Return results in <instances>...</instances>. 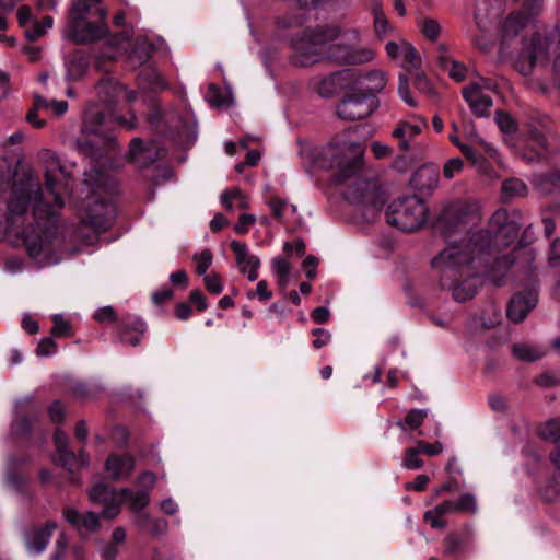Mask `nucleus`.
<instances>
[{"label":"nucleus","instance_id":"nucleus-1","mask_svg":"<svg viewBox=\"0 0 560 560\" xmlns=\"http://www.w3.org/2000/svg\"><path fill=\"white\" fill-rule=\"evenodd\" d=\"M39 158L45 165L47 194L44 195L38 179L27 173L13 182L7 203V220L11 228L23 223L32 207L34 221L42 232L39 234L32 231L24 234L27 254L33 258L42 254L56 234L59 210L65 207L57 185V173H63L59 158L48 149L42 150Z\"/></svg>","mask_w":560,"mask_h":560},{"label":"nucleus","instance_id":"nucleus-2","mask_svg":"<svg viewBox=\"0 0 560 560\" xmlns=\"http://www.w3.org/2000/svg\"><path fill=\"white\" fill-rule=\"evenodd\" d=\"M506 220L508 212L505 210H498L491 219V225L497 228L493 237L488 231H478L468 241L463 240L460 243H451L433 258L432 267L441 273V285L451 289L456 301L466 302L476 295V279L467 275L468 278L466 280L454 285L448 283L450 280L457 275H462L464 268L479 259L482 254L490 249L493 241L498 244L500 238H504L508 244L516 238L518 228L513 223H508Z\"/></svg>","mask_w":560,"mask_h":560},{"label":"nucleus","instance_id":"nucleus-3","mask_svg":"<svg viewBox=\"0 0 560 560\" xmlns=\"http://www.w3.org/2000/svg\"><path fill=\"white\" fill-rule=\"evenodd\" d=\"M341 34L337 26H319L299 33L291 40L293 54L292 63L300 67L312 66L325 58L341 63H363L375 56L373 49L368 47H353L346 44H331Z\"/></svg>","mask_w":560,"mask_h":560},{"label":"nucleus","instance_id":"nucleus-4","mask_svg":"<svg viewBox=\"0 0 560 560\" xmlns=\"http://www.w3.org/2000/svg\"><path fill=\"white\" fill-rule=\"evenodd\" d=\"M96 95L103 109L97 103H90L84 112V126L86 131L97 133L100 127L105 124L106 118L119 126H125L132 130L137 126V119L133 113L129 116L119 115L116 107L119 103L126 102L128 105L137 100V92L126 89L117 79L113 77L102 78L95 86Z\"/></svg>","mask_w":560,"mask_h":560},{"label":"nucleus","instance_id":"nucleus-5","mask_svg":"<svg viewBox=\"0 0 560 560\" xmlns=\"http://www.w3.org/2000/svg\"><path fill=\"white\" fill-rule=\"evenodd\" d=\"M107 11L101 0L73 2L65 28V35L77 44H89L106 36Z\"/></svg>","mask_w":560,"mask_h":560},{"label":"nucleus","instance_id":"nucleus-6","mask_svg":"<svg viewBox=\"0 0 560 560\" xmlns=\"http://www.w3.org/2000/svg\"><path fill=\"white\" fill-rule=\"evenodd\" d=\"M363 147L352 140L349 131L336 135L322 149L324 166L335 170L334 180L343 184L363 170Z\"/></svg>","mask_w":560,"mask_h":560},{"label":"nucleus","instance_id":"nucleus-7","mask_svg":"<svg viewBox=\"0 0 560 560\" xmlns=\"http://www.w3.org/2000/svg\"><path fill=\"white\" fill-rule=\"evenodd\" d=\"M343 189L345 199L357 207L366 220H374L382 211L386 199L375 180L365 177L362 171L347 180Z\"/></svg>","mask_w":560,"mask_h":560},{"label":"nucleus","instance_id":"nucleus-8","mask_svg":"<svg viewBox=\"0 0 560 560\" xmlns=\"http://www.w3.org/2000/svg\"><path fill=\"white\" fill-rule=\"evenodd\" d=\"M428 208L416 196L393 201L386 212L388 224L404 232H413L427 221Z\"/></svg>","mask_w":560,"mask_h":560},{"label":"nucleus","instance_id":"nucleus-9","mask_svg":"<svg viewBox=\"0 0 560 560\" xmlns=\"http://www.w3.org/2000/svg\"><path fill=\"white\" fill-rule=\"evenodd\" d=\"M441 220L450 233L466 232L480 221L479 207L477 203L457 201L443 210Z\"/></svg>","mask_w":560,"mask_h":560},{"label":"nucleus","instance_id":"nucleus-10","mask_svg":"<svg viewBox=\"0 0 560 560\" xmlns=\"http://www.w3.org/2000/svg\"><path fill=\"white\" fill-rule=\"evenodd\" d=\"M377 105L376 96L371 93H352L339 102L337 114L343 120H360L371 116Z\"/></svg>","mask_w":560,"mask_h":560},{"label":"nucleus","instance_id":"nucleus-11","mask_svg":"<svg viewBox=\"0 0 560 560\" xmlns=\"http://www.w3.org/2000/svg\"><path fill=\"white\" fill-rule=\"evenodd\" d=\"M114 217V206L93 196L86 209V217L82 219V224L91 226L96 232H105L109 229Z\"/></svg>","mask_w":560,"mask_h":560},{"label":"nucleus","instance_id":"nucleus-12","mask_svg":"<svg viewBox=\"0 0 560 560\" xmlns=\"http://www.w3.org/2000/svg\"><path fill=\"white\" fill-rule=\"evenodd\" d=\"M90 501L103 505L102 516L107 520L115 518L120 513L121 495L105 483L95 485L89 492Z\"/></svg>","mask_w":560,"mask_h":560},{"label":"nucleus","instance_id":"nucleus-13","mask_svg":"<svg viewBox=\"0 0 560 560\" xmlns=\"http://www.w3.org/2000/svg\"><path fill=\"white\" fill-rule=\"evenodd\" d=\"M428 127V121L423 117H413L411 121L400 120L394 128L392 136L398 141L401 150L407 151L410 149V141L422 132Z\"/></svg>","mask_w":560,"mask_h":560},{"label":"nucleus","instance_id":"nucleus-14","mask_svg":"<svg viewBox=\"0 0 560 560\" xmlns=\"http://www.w3.org/2000/svg\"><path fill=\"white\" fill-rule=\"evenodd\" d=\"M538 294L535 290L514 295L508 306V317L514 323H521L528 313L536 306Z\"/></svg>","mask_w":560,"mask_h":560},{"label":"nucleus","instance_id":"nucleus-15","mask_svg":"<svg viewBox=\"0 0 560 560\" xmlns=\"http://www.w3.org/2000/svg\"><path fill=\"white\" fill-rule=\"evenodd\" d=\"M463 97L468 103L471 112L478 117L489 114L492 98L483 92L480 83L471 82L463 90Z\"/></svg>","mask_w":560,"mask_h":560},{"label":"nucleus","instance_id":"nucleus-16","mask_svg":"<svg viewBox=\"0 0 560 560\" xmlns=\"http://www.w3.org/2000/svg\"><path fill=\"white\" fill-rule=\"evenodd\" d=\"M230 246L235 254L236 264L241 272L246 273L249 281L257 280L258 269L260 267L259 258L254 255H248V248L245 243L232 241Z\"/></svg>","mask_w":560,"mask_h":560},{"label":"nucleus","instance_id":"nucleus-17","mask_svg":"<svg viewBox=\"0 0 560 560\" xmlns=\"http://www.w3.org/2000/svg\"><path fill=\"white\" fill-rule=\"evenodd\" d=\"M56 528L57 524L54 522H47L43 527L28 528L24 535L27 550L36 555L43 552Z\"/></svg>","mask_w":560,"mask_h":560},{"label":"nucleus","instance_id":"nucleus-18","mask_svg":"<svg viewBox=\"0 0 560 560\" xmlns=\"http://www.w3.org/2000/svg\"><path fill=\"white\" fill-rule=\"evenodd\" d=\"M105 470L113 480L128 479L136 467V460L130 454H112L105 462Z\"/></svg>","mask_w":560,"mask_h":560},{"label":"nucleus","instance_id":"nucleus-19","mask_svg":"<svg viewBox=\"0 0 560 560\" xmlns=\"http://www.w3.org/2000/svg\"><path fill=\"white\" fill-rule=\"evenodd\" d=\"M388 78L382 70H373L370 72L357 70V75L351 80L353 88L362 89L365 91L364 93H371L373 95L381 92L386 86Z\"/></svg>","mask_w":560,"mask_h":560},{"label":"nucleus","instance_id":"nucleus-20","mask_svg":"<svg viewBox=\"0 0 560 560\" xmlns=\"http://www.w3.org/2000/svg\"><path fill=\"white\" fill-rule=\"evenodd\" d=\"M119 495H121V503L126 502L132 512L139 513L137 518L140 525H144L150 521L148 513H140L150 503V494L148 491H135L129 488H122L119 490Z\"/></svg>","mask_w":560,"mask_h":560},{"label":"nucleus","instance_id":"nucleus-21","mask_svg":"<svg viewBox=\"0 0 560 560\" xmlns=\"http://www.w3.org/2000/svg\"><path fill=\"white\" fill-rule=\"evenodd\" d=\"M63 516L66 521L74 528H77L81 534L84 532L86 534L95 533L100 529L101 526L98 515L94 512H85L81 514L73 508H66L63 510Z\"/></svg>","mask_w":560,"mask_h":560},{"label":"nucleus","instance_id":"nucleus-22","mask_svg":"<svg viewBox=\"0 0 560 560\" xmlns=\"http://www.w3.org/2000/svg\"><path fill=\"white\" fill-rule=\"evenodd\" d=\"M144 331L145 324L139 317L128 315L119 324L118 338L121 342L136 347L140 343Z\"/></svg>","mask_w":560,"mask_h":560},{"label":"nucleus","instance_id":"nucleus-23","mask_svg":"<svg viewBox=\"0 0 560 560\" xmlns=\"http://www.w3.org/2000/svg\"><path fill=\"white\" fill-rule=\"evenodd\" d=\"M357 75L355 69H343L324 78L317 84V92L323 97H329L336 93L337 89L343 88L345 83H351L352 78Z\"/></svg>","mask_w":560,"mask_h":560},{"label":"nucleus","instance_id":"nucleus-24","mask_svg":"<svg viewBox=\"0 0 560 560\" xmlns=\"http://www.w3.org/2000/svg\"><path fill=\"white\" fill-rule=\"evenodd\" d=\"M529 18L525 12H512L502 25V44H506L510 39L517 36L528 24Z\"/></svg>","mask_w":560,"mask_h":560},{"label":"nucleus","instance_id":"nucleus-25","mask_svg":"<svg viewBox=\"0 0 560 560\" xmlns=\"http://www.w3.org/2000/svg\"><path fill=\"white\" fill-rule=\"evenodd\" d=\"M472 537V528L470 525H466L463 529L462 535H457L455 533H448L443 538V552L445 555L452 556L456 555L464 550L465 545L471 539Z\"/></svg>","mask_w":560,"mask_h":560},{"label":"nucleus","instance_id":"nucleus-26","mask_svg":"<svg viewBox=\"0 0 560 560\" xmlns=\"http://www.w3.org/2000/svg\"><path fill=\"white\" fill-rule=\"evenodd\" d=\"M545 440H550L556 445V451L550 454L551 462L560 469V420L548 421L540 431Z\"/></svg>","mask_w":560,"mask_h":560},{"label":"nucleus","instance_id":"nucleus-27","mask_svg":"<svg viewBox=\"0 0 560 560\" xmlns=\"http://www.w3.org/2000/svg\"><path fill=\"white\" fill-rule=\"evenodd\" d=\"M413 182L420 189L435 188L439 183V172L433 166H422L416 172Z\"/></svg>","mask_w":560,"mask_h":560},{"label":"nucleus","instance_id":"nucleus-28","mask_svg":"<svg viewBox=\"0 0 560 560\" xmlns=\"http://www.w3.org/2000/svg\"><path fill=\"white\" fill-rule=\"evenodd\" d=\"M495 122L504 135V141L509 144H513V137L518 129L517 121L510 114L498 110L495 113Z\"/></svg>","mask_w":560,"mask_h":560},{"label":"nucleus","instance_id":"nucleus-29","mask_svg":"<svg viewBox=\"0 0 560 560\" xmlns=\"http://www.w3.org/2000/svg\"><path fill=\"white\" fill-rule=\"evenodd\" d=\"M54 440L57 448V459L62 466L71 465L74 454L68 448V436L62 430H56Z\"/></svg>","mask_w":560,"mask_h":560},{"label":"nucleus","instance_id":"nucleus-30","mask_svg":"<svg viewBox=\"0 0 560 560\" xmlns=\"http://www.w3.org/2000/svg\"><path fill=\"white\" fill-rule=\"evenodd\" d=\"M528 192L525 183L518 178H510L502 184V198L508 201L516 197H524Z\"/></svg>","mask_w":560,"mask_h":560},{"label":"nucleus","instance_id":"nucleus-31","mask_svg":"<svg viewBox=\"0 0 560 560\" xmlns=\"http://www.w3.org/2000/svg\"><path fill=\"white\" fill-rule=\"evenodd\" d=\"M513 355L521 361H536L545 355V352L536 346L515 343L512 347Z\"/></svg>","mask_w":560,"mask_h":560},{"label":"nucleus","instance_id":"nucleus-32","mask_svg":"<svg viewBox=\"0 0 560 560\" xmlns=\"http://www.w3.org/2000/svg\"><path fill=\"white\" fill-rule=\"evenodd\" d=\"M129 152L131 160L142 165H148L155 160L151 156L149 148H144L143 141L139 138L131 140Z\"/></svg>","mask_w":560,"mask_h":560},{"label":"nucleus","instance_id":"nucleus-33","mask_svg":"<svg viewBox=\"0 0 560 560\" xmlns=\"http://www.w3.org/2000/svg\"><path fill=\"white\" fill-rule=\"evenodd\" d=\"M401 56L404 59L401 66L407 71H412L421 67V57L412 45L402 43Z\"/></svg>","mask_w":560,"mask_h":560},{"label":"nucleus","instance_id":"nucleus-34","mask_svg":"<svg viewBox=\"0 0 560 560\" xmlns=\"http://www.w3.org/2000/svg\"><path fill=\"white\" fill-rule=\"evenodd\" d=\"M427 416H428L427 410L412 409V410H410L407 413V416L405 417L404 421H399L398 422V425L402 430H407V429L415 430V429H418L422 424V422L427 418Z\"/></svg>","mask_w":560,"mask_h":560},{"label":"nucleus","instance_id":"nucleus-35","mask_svg":"<svg viewBox=\"0 0 560 560\" xmlns=\"http://www.w3.org/2000/svg\"><path fill=\"white\" fill-rule=\"evenodd\" d=\"M456 513L476 514L478 505L476 497L471 493H464L457 500H454Z\"/></svg>","mask_w":560,"mask_h":560},{"label":"nucleus","instance_id":"nucleus-36","mask_svg":"<svg viewBox=\"0 0 560 560\" xmlns=\"http://www.w3.org/2000/svg\"><path fill=\"white\" fill-rule=\"evenodd\" d=\"M421 450L416 445L405 451L402 466L407 469L417 470L423 467L424 463L420 458Z\"/></svg>","mask_w":560,"mask_h":560},{"label":"nucleus","instance_id":"nucleus-37","mask_svg":"<svg viewBox=\"0 0 560 560\" xmlns=\"http://www.w3.org/2000/svg\"><path fill=\"white\" fill-rule=\"evenodd\" d=\"M54 326L51 328V335L55 337H71L73 335L71 324L63 318L60 314H55L52 317Z\"/></svg>","mask_w":560,"mask_h":560},{"label":"nucleus","instance_id":"nucleus-38","mask_svg":"<svg viewBox=\"0 0 560 560\" xmlns=\"http://www.w3.org/2000/svg\"><path fill=\"white\" fill-rule=\"evenodd\" d=\"M420 32L430 40H436L441 33V26L433 19H422L418 23Z\"/></svg>","mask_w":560,"mask_h":560},{"label":"nucleus","instance_id":"nucleus-39","mask_svg":"<svg viewBox=\"0 0 560 560\" xmlns=\"http://www.w3.org/2000/svg\"><path fill=\"white\" fill-rule=\"evenodd\" d=\"M272 270L278 277V282L281 287H285L288 282V276L290 273V264L281 257H275L272 259Z\"/></svg>","mask_w":560,"mask_h":560},{"label":"nucleus","instance_id":"nucleus-40","mask_svg":"<svg viewBox=\"0 0 560 560\" xmlns=\"http://www.w3.org/2000/svg\"><path fill=\"white\" fill-rule=\"evenodd\" d=\"M194 260L196 261V271L200 276H205L206 271L212 264V253L210 249L206 248L201 250L199 254L194 256Z\"/></svg>","mask_w":560,"mask_h":560},{"label":"nucleus","instance_id":"nucleus-41","mask_svg":"<svg viewBox=\"0 0 560 560\" xmlns=\"http://www.w3.org/2000/svg\"><path fill=\"white\" fill-rule=\"evenodd\" d=\"M513 262L514 258L510 255L500 257L495 260L492 266L493 281L495 285H500V280L495 278V273L499 272L502 277L505 276Z\"/></svg>","mask_w":560,"mask_h":560},{"label":"nucleus","instance_id":"nucleus-42","mask_svg":"<svg viewBox=\"0 0 560 560\" xmlns=\"http://www.w3.org/2000/svg\"><path fill=\"white\" fill-rule=\"evenodd\" d=\"M464 168V161L460 158H453L445 162L443 166V176L447 179L454 178Z\"/></svg>","mask_w":560,"mask_h":560},{"label":"nucleus","instance_id":"nucleus-43","mask_svg":"<svg viewBox=\"0 0 560 560\" xmlns=\"http://www.w3.org/2000/svg\"><path fill=\"white\" fill-rule=\"evenodd\" d=\"M423 521L430 525L433 529H444L447 527L446 520L440 515L436 510L431 509L424 512Z\"/></svg>","mask_w":560,"mask_h":560},{"label":"nucleus","instance_id":"nucleus-44","mask_svg":"<svg viewBox=\"0 0 560 560\" xmlns=\"http://www.w3.org/2000/svg\"><path fill=\"white\" fill-rule=\"evenodd\" d=\"M374 28L378 37H383L393 30L384 13L381 10L374 9Z\"/></svg>","mask_w":560,"mask_h":560},{"label":"nucleus","instance_id":"nucleus-45","mask_svg":"<svg viewBox=\"0 0 560 560\" xmlns=\"http://www.w3.org/2000/svg\"><path fill=\"white\" fill-rule=\"evenodd\" d=\"M398 93L399 96L404 100L406 104H408L411 107H416L417 103L411 97L410 91H409V79L406 74H399V85H398Z\"/></svg>","mask_w":560,"mask_h":560},{"label":"nucleus","instance_id":"nucleus-46","mask_svg":"<svg viewBox=\"0 0 560 560\" xmlns=\"http://www.w3.org/2000/svg\"><path fill=\"white\" fill-rule=\"evenodd\" d=\"M476 23L478 28L480 30V34L475 35L471 40L474 45L478 47L480 50L488 51L493 46V40L485 30H481L480 23L478 21Z\"/></svg>","mask_w":560,"mask_h":560},{"label":"nucleus","instance_id":"nucleus-47","mask_svg":"<svg viewBox=\"0 0 560 560\" xmlns=\"http://www.w3.org/2000/svg\"><path fill=\"white\" fill-rule=\"evenodd\" d=\"M203 282L206 289L212 294H220L223 290L221 278L215 272L205 275Z\"/></svg>","mask_w":560,"mask_h":560},{"label":"nucleus","instance_id":"nucleus-48","mask_svg":"<svg viewBox=\"0 0 560 560\" xmlns=\"http://www.w3.org/2000/svg\"><path fill=\"white\" fill-rule=\"evenodd\" d=\"M57 352V343L50 337L43 338L36 348V354L39 357H49Z\"/></svg>","mask_w":560,"mask_h":560},{"label":"nucleus","instance_id":"nucleus-49","mask_svg":"<svg viewBox=\"0 0 560 560\" xmlns=\"http://www.w3.org/2000/svg\"><path fill=\"white\" fill-rule=\"evenodd\" d=\"M255 296H257L260 301H267L272 296V292L269 290L267 281H258L256 290L247 292L248 299H254Z\"/></svg>","mask_w":560,"mask_h":560},{"label":"nucleus","instance_id":"nucleus-50","mask_svg":"<svg viewBox=\"0 0 560 560\" xmlns=\"http://www.w3.org/2000/svg\"><path fill=\"white\" fill-rule=\"evenodd\" d=\"M312 335L315 337L313 340V347L315 349H322L327 346L331 340V334L324 328H315L312 330Z\"/></svg>","mask_w":560,"mask_h":560},{"label":"nucleus","instance_id":"nucleus-51","mask_svg":"<svg viewBox=\"0 0 560 560\" xmlns=\"http://www.w3.org/2000/svg\"><path fill=\"white\" fill-rule=\"evenodd\" d=\"M445 70L448 72L450 78H452L456 82H460V81L465 80V78H466V72H467L466 67L456 60L451 62L448 68Z\"/></svg>","mask_w":560,"mask_h":560},{"label":"nucleus","instance_id":"nucleus-52","mask_svg":"<svg viewBox=\"0 0 560 560\" xmlns=\"http://www.w3.org/2000/svg\"><path fill=\"white\" fill-rule=\"evenodd\" d=\"M94 318L100 323H104V322L113 323V322L117 320V313L113 306L108 305V306L98 308L95 312Z\"/></svg>","mask_w":560,"mask_h":560},{"label":"nucleus","instance_id":"nucleus-53","mask_svg":"<svg viewBox=\"0 0 560 560\" xmlns=\"http://www.w3.org/2000/svg\"><path fill=\"white\" fill-rule=\"evenodd\" d=\"M156 475L152 471H143L138 477V483L142 488L141 491H148L150 494V491L154 488V485L156 482Z\"/></svg>","mask_w":560,"mask_h":560},{"label":"nucleus","instance_id":"nucleus-54","mask_svg":"<svg viewBox=\"0 0 560 560\" xmlns=\"http://www.w3.org/2000/svg\"><path fill=\"white\" fill-rule=\"evenodd\" d=\"M415 86L424 94H432L434 92L431 82L423 72H418L415 75Z\"/></svg>","mask_w":560,"mask_h":560},{"label":"nucleus","instance_id":"nucleus-55","mask_svg":"<svg viewBox=\"0 0 560 560\" xmlns=\"http://www.w3.org/2000/svg\"><path fill=\"white\" fill-rule=\"evenodd\" d=\"M256 221V217L253 214H242L234 226V230L237 234H246L249 230V226L254 224Z\"/></svg>","mask_w":560,"mask_h":560},{"label":"nucleus","instance_id":"nucleus-56","mask_svg":"<svg viewBox=\"0 0 560 560\" xmlns=\"http://www.w3.org/2000/svg\"><path fill=\"white\" fill-rule=\"evenodd\" d=\"M544 8V0H525L523 4V9L526 12L529 19L538 15Z\"/></svg>","mask_w":560,"mask_h":560},{"label":"nucleus","instance_id":"nucleus-57","mask_svg":"<svg viewBox=\"0 0 560 560\" xmlns=\"http://www.w3.org/2000/svg\"><path fill=\"white\" fill-rule=\"evenodd\" d=\"M48 413L52 422L60 423L65 419V407L59 400H56L49 406Z\"/></svg>","mask_w":560,"mask_h":560},{"label":"nucleus","instance_id":"nucleus-58","mask_svg":"<svg viewBox=\"0 0 560 560\" xmlns=\"http://www.w3.org/2000/svg\"><path fill=\"white\" fill-rule=\"evenodd\" d=\"M237 196H241V190L238 188H230L222 192L221 195V203L228 210L231 211L233 209V201Z\"/></svg>","mask_w":560,"mask_h":560},{"label":"nucleus","instance_id":"nucleus-59","mask_svg":"<svg viewBox=\"0 0 560 560\" xmlns=\"http://www.w3.org/2000/svg\"><path fill=\"white\" fill-rule=\"evenodd\" d=\"M417 445L421 450V453H424L429 456L439 455L443 451V444L441 442L429 444L424 441H418Z\"/></svg>","mask_w":560,"mask_h":560},{"label":"nucleus","instance_id":"nucleus-60","mask_svg":"<svg viewBox=\"0 0 560 560\" xmlns=\"http://www.w3.org/2000/svg\"><path fill=\"white\" fill-rule=\"evenodd\" d=\"M269 207L272 215L280 220L283 217L284 209L288 207V202L281 198L272 197L269 201Z\"/></svg>","mask_w":560,"mask_h":560},{"label":"nucleus","instance_id":"nucleus-61","mask_svg":"<svg viewBox=\"0 0 560 560\" xmlns=\"http://www.w3.org/2000/svg\"><path fill=\"white\" fill-rule=\"evenodd\" d=\"M54 20L51 16H45L43 19V26L35 24L33 33L27 32V36L31 40H35L38 37L43 36L46 28H50L52 26Z\"/></svg>","mask_w":560,"mask_h":560},{"label":"nucleus","instance_id":"nucleus-62","mask_svg":"<svg viewBox=\"0 0 560 560\" xmlns=\"http://www.w3.org/2000/svg\"><path fill=\"white\" fill-rule=\"evenodd\" d=\"M173 290L170 288H162L152 294V301L156 305L164 304L173 299Z\"/></svg>","mask_w":560,"mask_h":560},{"label":"nucleus","instance_id":"nucleus-63","mask_svg":"<svg viewBox=\"0 0 560 560\" xmlns=\"http://www.w3.org/2000/svg\"><path fill=\"white\" fill-rule=\"evenodd\" d=\"M189 301L196 305L197 310L199 312H203L208 307V303L206 300V296L201 293L200 290H194L191 291L189 295Z\"/></svg>","mask_w":560,"mask_h":560},{"label":"nucleus","instance_id":"nucleus-64","mask_svg":"<svg viewBox=\"0 0 560 560\" xmlns=\"http://www.w3.org/2000/svg\"><path fill=\"white\" fill-rule=\"evenodd\" d=\"M549 261L552 267L560 266V238H557L551 245Z\"/></svg>","mask_w":560,"mask_h":560}]
</instances>
